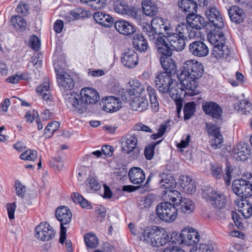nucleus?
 <instances>
[{
    "label": "nucleus",
    "mask_w": 252,
    "mask_h": 252,
    "mask_svg": "<svg viewBox=\"0 0 252 252\" xmlns=\"http://www.w3.org/2000/svg\"><path fill=\"white\" fill-rule=\"evenodd\" d=\"M193 180L189 176L182 175L180 177V184L183 189Z\"/></svg>",
    "instance_id": "338daca9"
},
{
    "label": "nucleus",
    "mask_w": 252,
    "mask_h": 252,
    "mask_svg": "<svg viewBox=\"0 0 252 252\" xmlns=\"http://www.w3.org/2000/svg\"><path fill=\"white\" fill-rule=\"evenodd\" d=\"M208 133L212 139L210 141L211 146L213 149H217L220 148L223 143V137L220 133V127L218 126L206 124Z\"/></svg>",
    "instance_id": "9b49d317"
},
{
    "label": "nucleus",
    "mask_w": 252,
    "mask_h": 252,
    "mask_svg": "<svg viewBox=\"0 0 252 252\" xmlns=\"http://www.w3.org/2000/svg\"><path fill=\"white\" fill-rule=\"evenodd\" d=\"M113 10L116 13L122 15H126L133 18L135 20L138 19L139 14L137 10L123 0H114L113 1Z\"/></svg>",
    "instance_id": "9d476101"
},
{
    "label": "nucleus",
    "mask_w": 252,
    "mask_h": 252,
    "mask_svg": "<svg viewBox=\"0 0 252 252\" xmlns=\"http://www.w3.org/2000/svg\"><path fill=\"white\" fill-rule=\"evenodd\" d=\"M128 177L130 182L133 184H141L145 180L144 171L141 168L137 167L130 169Z\"/></svg>",
    "instance_id": "cd10ccee"
},
{
    "label": "nucleus",
    "mask_w": 252,
    "mask_h": 252,
    "mask_svg": "<svg viewBox=\"0 0 252 252\" xmlns=\"http://www.w3.org/2000/svg\"><path fill=\"white\" fill-rule=\"evenodd\" d=\"M166 130V126L163 125H161L158 129V132L157 133L152 134L151 138L154 140H156L162 137L164 134Z\"/></svg>",
    "instance_id": "774afa93"
},
{
    "label": "nucleus",
    "mask_w": 252,
    "mask_h": 252,
    "mask_svg": "<svg viewBox=\"0 0 252 252\" xmlns=\"http://www.w3.org/2000/svg\"><path fill=\"white\" fill-rule=\"evenodd\" d=\"M171 56H161L160 58V62L165 72L168 73V74H175L176 72V64L173 61Z\"/></svg>",
    "instance_id": "7c9ffc66"
},
{
    "label": "nucleus",
    "mask_w": 252,
    "mask_h": 252,
    "mask_svg": "<svg viewBox=\"0 0 252 252\" xmlns=\"http://www.w3.org/2000/svg\"><path fill=\"white\" fill-rule=\"evenodd\" d=\"M60 124L57 121L49 123L45 128L44 135L46 138H50L58 130Z\"/></svg>",
    "instance_id": "09e8293b"
},
{
    "label": "nucleus",
    "mask_w": 252,
    "mask_h": 252,
    "mask_svg": "<svg viewBox=\"0 0 252 252\" xmlns=\"http://www.w3.org/2000/svg\"><path fill=\"white\" fill-rule=\"evenodd\" d=\"M164 33L163 35L169 42V45L174 50L182 51L186 45L185 32H187L184 23L177 25L175 28L164 27Z\"/></svg>",
    "instance_id": "7ed1b4c3"
},
{
    "label": "nucleus",
    "mask_w": 252,
    "mask_h": 252,
    "mask_svg": "<svg viewBox=\"0 0 252 252\" xmlns=\"http://www.w3.org/2000/svg\"><path fill=\"white\" fill-rule=\"evenodd\" d=\"M252 104L246 99H243L234 104L235 110L247 115L252 110Z\"/></svg>",
    "instance_id": "58836bf2"
},
{
    "label": "nucleus",
    "mask_w": 252,
    "mask_h": 252,
    "mask_svg": "<svg viewBox=\"0 0 252 252\" xmlns=\"http://www.w3.org/2000/svg\"><path fill=\"white\" fill-rule=\"evenodd\" d=\"M228 12L232 22L239 24L243 21L245 17L244 13L240 7L233 6L230 8Z\"/></svg>",
    "instance_id": "2f4dec72"
},
{
    "label": "nucleus",
    "mask_w": 252,
    "mask_h": 252,
    "mask_svg": "<svg viewBox=\"0 0 252 252\" xmlns=\"http://www.w3.org/2000/svg\"><path fill=\"white\" fill-rule=\"evenodd\" d=\"M178 5L181 11L185 13L197 11V4L194 0H179Z\"/></svg>",
    "instance_id": "72a5a7b5"
},
{
    "label": "nucleus",
    "mask_w": 252,
    "mask_h": 252,
    "mask_svg": "<svg viewBox=\"0 0 252 252\" xmlns=\"http://www.w3.org/2000/svg\"><path fill=\"white\" fill-rule=\"evenodd\" d=\"M95 215L97 216V221L102 222L104 220L106 216V209L104 207L97 205L95 207Z\"/></svg>",
    "instance_id": "6e6d98bb"
},
{
    "label": "nucleus",
    "mask_w": 252,
    "mask_h": 252,
    "mask_svg": "<svg viewBox=\"0 0 252 252\" xmlns=\"http://www.w3.org/2000/svg\"><path fill=\"white\" fill-rule=\"evenodd\" d=\"M68 108L75 113L82 114L94 102V90L93 88L82 89L80 93L69 92L63 94Z\"/></svg>",
    "instance_id": "f03ea898"
},
{
    "label": "nucleus",
    "mask_w": 252,
    "mask_h": 252,
    "mask_svg": "<svg viewBox=\"0 0 252 252\" xmlns=\"http://www.w3.org/2000/svg\"><path fill=\"white\" fill-rule=\"evenodd\" d=\"M181 243L187 246H192L197 243L200 239L199 234L193 228H185L180 235Z\"/></svg>",
    "instance_id": "dca6fc26"
},
{
    "label": "nucleus",
    "mask_w": 252,
    "mask_h": 252,
    "mask_svg": "<svg viewBox=\"0 0 252 252\" xmlns=\"http://www.w3.org/2000/svg\"><path fill=\"white\" fill-rule=\"evenodd\" d=\"M135 20L137 24L141 26L143 32L150 41L154 43L156 41L158 37L162 36L153 28L152 27H151L150 24L143 22L140 15H139L138 19H135Z\"/></svg>",
    "instance_id": "6ab92c4d"
},
{
    "label": "nucleus",
    "mask_w": 252,
    "mask_h": 252,
    "mask_svg": "<svg viewBox=\"0 0 252 252\" xmlns=\"http://www.w3.org/2000/svg\"><path fill=\"white\" fill-rule=\"evenodd\" d=\"M116 30L121 34L128 35L136 31L135 27L129 22L124 20L117 21L114 23Z\"/></svg>",
    "instance_id": "a878e982"
},
{
    "label": "nucleus",
    "mask_w": 252,
    "mask_h": 252,
    "mask_svg": "<svg viewBox=\"0 0 252 252\" xmlns=\"http://www.w3.org/2000/svg\"><path fill=\"white\" fill-rule=\"evenodd\" d=\"M121 62L123 65L128 68H132L136 66L138 63L137 53L132 49H127L122 54Z\"/></svg>",
    "instance_id": "412c9836"
},
{
    "label": "nucleus",
    "mask_w": 252,
    "mask_h": 252,
    "mask_svg": "<svg viewBox=\"0 0 252 252\" xmlns=\"http://www.w3.org/2000/svg\"><path fill=\"white\" fill-rule=\"evenodd\" d=\"M151 27H152L157 32L161 35L164 34L162 32V30H164V27H171L170 26H166L164 24L163 19L160 17H157L152 19L151 24Z\"/></svg>",
    "instance_id": "79ce46f5"
},
{
    "label": "nucleus",
    "mask_w": 252,
    "mask_h": 252,
    "mask_svg": "<svg viewBox=\"0 0 252 252\" xmlns=\"http://www.w3.org/2000/svg\"><path fill=\"white\" fill-rule=\"evenodd\" d=\"M210 170L212 176L217 179H220L222 176V166L218 164H211Z\"/></svg>",
    "instance_id": "864d4df0"
},
{
    "label": "nucleus",
    "mask_w": 252,
    "mask_h": 252,
    "mask_svg": "<svg viewBox=\"0 0 252 252\" xmlns=\"http://www.w3.org/2000/svg\"><path fill=\"white\" fill-rule=\"evenodd\" d=\"M202 108L206 115L213 118H219L223 113L219 105L213 101H205L202 104Z\"/></svg>",
    "instance_id": "aec40b11"
},
{
    "label": "nucleus",
    "mask_w": 252,
    "mask_h": 252,
    "mask_svg": "<svg viewBox=\"0 0 252 252\" xmlns=\"http://www.w3.org/2000/svg\"><path fill=\"white\" fill-rule=\"evenodd\" d=\"M205 13L212 26L219 29L223 27L224 24L222 16L215 6H209L208 9H205Z\"/></svg>",
    "instance_id": "f8f14e48"
},
{
    "label": "nucleus",
    "mask_w": 252,
    "mask_h": 252,
    "mask_svg": "<svg viewBox=\"0 0 252 252\" xmlns=\"http://www.w3.org/2000/svg\"><path fill=\"white\" fill-rule=\"evenodd\" d=\"M29 45L33 50L37 51L40 47V40L36 36L32 35L30 38Z\"/></svg>",
    "instance_id": "bf43d9fd"
},
{
    "label": "nucleus",
    "mask_w": 252,
    "mask_h": 252,
    "mask_svg": "<svg viewBox=\"0 0 252 252\" xmlns=\"http://www.w3.org/2000/svg\"><path fill=\"white\" fill-rule=\"evenodd\" d=\"M7 210L9 219L13 220L14 219V213L16 208V203H8L7 204Z\"/></svg>",
    "instance_id": "0e129e2a"
},
{
    "label": "nucleus",
    "mask_w": 252,
    "mask_h": 252,
    "mask_svg": "<svg viewBox=\"0 0 252 252\" xmlns=\"http://www.w3.org/2000/svg\"><path fill=\"white\" fill-rule=\"evenodd\" d=\"M83 11L84 10L80 8L71 11L70 12V15L71 16V20H76L84 17Z\"/></svg>",
    "instance_id": "680f3d73"
},
{
    "label": "nucleus",
    "mask_w": 252,
    "mask_h": 252,
    "mask_svg": "<svg viewBox=\"0 0 252 252\" xmlns=\"http://www.w3.org/2000/svg\"><path fill=\"white\" fill-rule=\"evenodd\" d=\"M232 189L235 194L242 198H247L252 195V184L246 180H234Z\"/></svg>",
    "instance_id": "1a4fd4ad"
},
{
    "label": "nucleus",
    "mask_w": 252,
    "mask_h": 252,
    "mask_svg": "<svg viewBox=\"0 0 252 252\" xmlns=\"http://www.w3.org/2000/svg\"><path fill=\"white\" fill-rule=\"evenodd\" d=\"M162 194L166 196H167L169 200L172 202L173 204H177L178 201L181 199V193L176 190L168 189L163 191Z\"/></svg>",
    "instance_id": "a19ab883"
},
{
    "label": "nucleus",
    "mask_w": 252,
    "mask_h": 252,
    "mask_svg": "<svg viewBox=\"0 0 252 252\" xmlns=\"http://www.w3.org/2000/svg\"><path fill=\"white\" fill-rule=\"evenodd\" d=\"M131 108L139 112H142L147 110L149 103L146 98L141 96H135L130 103Z\"/></svg>",
    "instance_id": "c85d7f7f"
},
{
    "label": "nucleus",
    "mask_w": 252,
    "mask_h": 252,
    "mask_svg": "<svg viewBox=\"0 0 252 252\" xmlns=\"http://www.w3.org/2000/svg\"><path fill=\"white\" fill-rule=\"evenodd\" d=\"M195 111V104L194 102L186 103L184 108V119L187 120L191 118Z\"/></svg>",
    "instance_id": "de8ad7c7"
},
{
    "label": "nucleus",
    "mask_w": 252,
    "mask_h": 252,
    "mask_svg": "<svg viewBox=\"0 0 252 252\" xmlns=\"http://www.w3.org/2000/svg\"><path fill=\"white\" fill-rule=\"evenodd\" d=\"M50 84L48 80L45 81L40 85L36 88V92L37 93L42 96L44 100H49L50 99Z\"/></svg>",
    "instance_id": "ea45409f"
},
{
    "label": "nucleus",
    "mask_w": 252,
    "mask_h": 252,
    "mask_svg": "<svg viewBox=\"0 0 252 252\" xmlns=\"http://www.w3.org/2000/svg\"><path fill=\"white\" fill-rule=\"evenodd\" d=\"M137 138L135 134H128L121 139L122 147L123 151L129 154L136 148Z\"/></svg>",
    "instance_id": "4be33fe9"
},
{
    "label": "nucleus",
    "mask_w": 252,
    "mask_h": 252,
    "mask_svg": "<svg viewBox=\"0 0 252 252\" xmlns=\"http://www.w3.org/2000/svg\"><path fill=\"white\" fill-rule=\"evenodd\" d=\"M143 241L153 247H159L169 242V237L166 230L159 227H147L142 235Z\"/></svg>",
    "instance_id": "20e7f679"
},
{
    "label": "nucleus",
    "mask_w": 252,
    "mask_h": 252,
    "mask_svg": "<svg viewBox=\"0 0 252 252\" xmlns=\"http://www.w3.org/2000/svg\"><path fill=\"white\" fill-rule=\"evenodd\" d=\"M189 50L194 56L202 58L206 57L209 53L207 44L203 41L195 40L189 45Z\"/></svg>",
    "instance_id": "a211bd4d"
},
{
    "label": "nucleus",
    "mask_w": 252,
    "mask_h": 252,
    "mask_svg": "<svg viewBox=\"0 0 252 252\" xmlns=\"http://www.w3.org/2000/svg\"><path fill=\"white\" fill-rule=\"evenodd\" d=\"M180 209L185 214H190L194 209V205L193 201L190 199L183 198L179 201Z\"/></svg>",
    "instance_id": "4c0bfd02"
},
{
    "label": "nucleus",
    "mask_w": 252,
    "mask_h": 252,
    "mask_svg": "<svg viewBox=\"0 0 252 252\" xmlns=\"http://www.w3.org/2000/svg\"><path fill=\"white\" fill-rule=\"evenodd\" d=\"M84 238L88 252H94V234L92 232L88 233Z\"/></svg>",
    "instance_id": "c03bdc74"
},
{
    "label": "nucleus",
    "mask_w": 252,
    "mask_h": 252,
    "mask_svg": "<svg viewBox=\"0 0 252 252\" xmlns=\"http://www.w3.org/2000/svg\"><path fill=\"white\" fill-rule=\"evenodd\" d=\"M245 219L249 218L252 215V207L248 204L243 207L242 210L239 211Z\"/></svg>",
    "instance_id": "e2e57ef3"
},
{
    "label": "nucleus",
    "mask_w": 252,
    "mask_h": 252,
    "mask_svg": "<svg viewBox=\"0 0 252 252\" xmlns=\"http://www.w3.org/2000/svg\"><path fill=\"white\" fill-rule=\"evenodd\" d=\"M129 88L125 92V94L122 96V99L126 101L131 100L134 96L142 94L145 90L144 86L137 80L129 81Z\"/></svg>",
    "instance_id": "f3484780"
},
{
    "label": "nucleus",
    "mask_w": 252,
    "mask_h": 252,
    "mask_svg": "<svg viewBox=\"0 0 252 252\" xmlns=\"http://www.w3.org/2000/svg\"><path fill=\"white\" fill-rule=\"evenodd\" d=\"M143 11L145 15L149 16H156L158 12V7L153 1L145 0L142 2Z\"/></svg>",
    "instance_id": "f704fd0d"
},
{
    "label": "nucleus",
    "mask_w": 252,
    "mask_h": 252,
    "mask_svg": "<svg viewBox=\"0 0 252 252\" xmlns=\"http://www.w3.org/2000/svg\"><path fill=\"white\" fill-rule=\"evenodd\" d=\"M161 140L148 145L145 149L144 155L148 160H151L154 157L155 147L161 142Z\"/></svg>",
    "instance_id": "8fccbe9b"
},
{
    "label": "nucleus",
    "mask_w": 252,
    "mask_h": 252,
    "mask_svg": "<svg viewBox=\"0 0 252 252\" xmlns=\"http://www.w3.org/2000/svg\"><path fill=\"white\" fill-rule=\"evenodd\" d=\"M132 43L134 49L140 52H145L148 48V42L142 34H136L133 38Z\"/></svg>",
    "instance_id": "473e14b6"
},
{
    "label": "nucleus",
    "mask_w": 252,
    "mask_h": 252,
    "mask_svg": "<svg viewBox=\"0 0 252 252\" xmlns=\"http://www.w3.org/2000/svg\"><path fill=\"white\" fill-rule=\"evenodd\" d=\"M94 178L93 175H90L85 182V188L88 192L94 191Z\"/></svg>",
    "instance_id": "13d9d810"
},
{
    "label": "nucleus",
    "mask_w": 252,
    "mask_h": 252,
    "mask_svg": "<svg viewBox=\"0 0 252 252\" xmlns=\"http://www.w3.org/2000/svg\"><path fill=\"white\" fill-rule=\"evenodd\" d=\"M194 12H187L185 13L187 16V21L188 26L196 29L201 30L204 28L205 25V22L204 18L199 15H195Z\"/></svg>",
    "instance_id": "393cba45"
},
{
    "label": "nucleus",
    "mask_w": 252,
    "mask_h": 252,
    "mask_svg": "<svg viewBox=\"0 0 252 252\" xmlns=\"http://www.w3.org/2000/svg\"><path fill=\"white\" fill-rule=\"evenodd\" d=\"M147 91L149 96L152 111L154 112H158L159 110V103L155 90L151 86H148Z\"/></svg>",
    "instance_id": "e433bc0d"
},
{
    "label": "nucleus",
    "mask_w": 252,
    "mask_h": 252,
    "mask_svg": "<svg viewBox=\"0 0 252 252\" xmlns=\"http://www.w3.org/2000/svg\"><path fill=\"white\" fill-rule=\"evenodd\" d=\"M35 237L41 241H49L54 237L55 232L49 223L41 222L35 228Z\"/></svg>",
    "instance_id": "ddd939ff"
},
{
    "label": "nucleus",
    "mask_w": 252,
    "mask_h": 252,
    "mask_svg": "<svg viewBox=\"0 0 252 252\" xmlns=\"http://www.w3.org/2000/svg\"><path fill=\"white\" fill-rule=\"evenodd\" d=\"M184 25L187 30V32H185L186 40L187 39V37H188L189 39H191L196 37H199L201 35L199 29L192 28L188 26V25L185 23H184Z\"/></svg>",
    "instance_id": "49530a36"
},
{
    "label": "nucleus",
    "mask_w": 252,
    "mask_h": 252,
    "mask_svg": "<svg viewBox=\"0 0 252 252\" xmlns=\"http://www.w3.org/2000/svg\"><path fill=\"white\" fill-rule=\"evenodd\" d=\"M157 217L166 222H173L178 215V210L174 204L170 202H162L156 207Z\"/></svg>",
    "instance_id": "6e6552de"
},
{
    "label": "nucleus",
    "mask_w": 252,
    "mask_h": 252,
    "mask_svg": "<svg viewBox=\"0 0 252 252\" xmlns=\"http://www.w3.org/2000/svg\"><path fill=\"white\" fill-rule=\"evenodd\" d=\"M15 189L16 194L21 198H23L26 191V188L19 181L15 182Z\"/></svg>",
    "instance_id": "5fc2aeb1"
},
{
    "label": "nucleus",
    "mask_w": 252,
    "mask_h": 252,
    "mask_svg": "<svg viewBox=\"0 0 252 252\" xmlns=\"http://www.w3.org/2000/svg\"><path fill=\"white\" fill-rule=\"evenodd\" d=\"M186 94L185 90L180 89L179 91L174 93V91H172L170 93V97L175 101L177 106V111L178 114L181 111L182 108V102H183V95L184 96Z\"/></svg>",
    "instance_id": "c9c22d12"
},
{
    "label": "nucleus",
    "mask_w": 252,
    "mask_h": 252,
    "mask_svg": "<svg viewBox=\"0 0 252 252\" xmlns=\"http://www.w3.org/2000/svg\"><path fill=\"white\" fill-rule=\"evenodd\" d=\"M56 217L61 224H67L71 220L72 213L68 207L63 206L57 209Z\"/></svg>",
    "instance_id": "bb28decb"
},
{
    "label": "nucleus",
    "mask_w": 252,
    "mask_h": 252,
    "mask_svg": "<svg viewBox=\"0 0 252 252\" xmlns=\"http://www.w3.org/2000/svg\"><path fill=\"white\" fill-rule=\"evenodd\" d=\"M37 157V152L35 151L28 150L21 154L20 158L22 159L27 160H34Z\"/></svg>",
    "instance_id": "603ef678"
},
{
    "label": "nucleus",
    "mask_w": 252,
    "mask_h": 252,
    "mask_svg": "<svg viewBox=\"0 0 252 252\" xmlns=\"http://www.w3.org/2000/svg\"><path fill=\"white\" fill-rule=\"evenodd\" d=\"M99 105L102 110L109 113L117 112L122 107V102L120 100L112 96L103 98Z\"/></svg>",
    "instance_id": "2eb2a0df"
},
{
    "label": "nucleus",
    "mask_w": 252,
    "mask_h": 252,
    "mask_svg": "<svg viewBox=\"0 0 252 252\" xmlns=\"http://www.w3.org/2000/svg\"><path fill=\"white\" fill-rule=\"evenodd\" d=\"M134 129L136 131H143L145 132L152 133L153 131L150 127L144 125L141 123H138L134 126Z\"/></svg>",
    "instance_id": "69168bd1"
},
{
    "label": "nucleus",
    "mask_w": 252,
    "mask_h": 252,
    "mask_svg": "<svg viewBox=\"0 0 252 252\" xmlns=\"http://www.w3.org/2000/svg\"><path fill=\"white\" fill-rule=\"evenodd\" d=\"M16 10L18 13L26 16L28 14L29 9L28 6L26 3L21 2L17 5Z\"/></svg>",
    "instance_id": "052dcab7"
},
{
    "label": "nucleus",
    "mask_w": 252,
    "mask_h": 252,
    "mask_svg": "<svg viewBox=\"0 0 252 252\" xmlns=\"http://www.w3.org/2000/svg\"><path fill=\"white\" fill-rule=\"evenodd\" d=\"M172 75L165 72H158L156 74L155 83L156 87L161 93H170L172 91L176 93L183 88L179 87L178 82L171 78Z\"/></svg>",
    "instance_id": "423d86ee"
},
{
    "label": "nucleus",
    "mask_w": 252,
    "mask_h": 252,
    "mask_svg": "<svg viewBox=\"0 0 252 252\" xmlns=\"http://www.w3.org/2000/svg\"><path fill=\"white\" fill-rule=\"evenodd\" d=\"M206 201L215 208L220 209L225 206L224 196L216 191H212L208 194Z\"/></svg>",
    "instance_id": "5701e85b"
},
{
    "label": "nucleus",
    "mask_w": 252,
    "mask_h": 252,
    "mask_svg": "<svg viewBox=\"0 0 252 252\" xmlns=\"http://www.w3.org/2000/svg\"><path fill=\"white\" fill-rule=\"evenodd\" d=\"M204 72V66L200 62L190 60L185 62L178 79L185 94L189 95L195 94V90L197 87V79L200 78Z\"/></svg>",
    "instance_id": "f257e3e1"
},
{
    "label": "nucleus",
    "mask_w": 252,
    "mask_h": 252,
    "mask_svg": "<svg viewBox=\"0 0 252 252\" xmlns=\"http://www.w3.org/2000/svg\"><path fill=\"white\" fill-rule=\"evenodd\" d=\"M215 30L214 32L210 33L208 38L210 42L214 45L212 55L217 59L226 58L229 53V50L224 45L225 38L223 33L220 31Z\"/></svg>",
    "instance_id": "39448f33"
},
{
    "label": "nucleus",
    "mask_w": 252,
    "mask_h": 252,
    "mask_svg": "<svg viewBox=\"0 0 252 252\" xmlns=\"http://www.w3.org/2000/svg\"><path fill=\"white\" fill-rule=\"evenodd\" d=\"M163 35L158 37L154 42L157 52L161 54V56H171L172 51L174 50L171 47L168 45L163 38Z\"/></svg>",
    "instance_id": "b1692460"
},
{
    "label": "nucleus",
    "mask_w": 252,
    "mask_h": 252,
    "mask_svg": "<svg viewBox=\"0 0 252 252\" xmlns=\"http://www.w3.org/2000/svg\"><path fill=\"white\" fill-rule=\"evenodd\" d=\"M213 250L212 244H200L199 246L193 247L190 252H213Z\"/></svg>",
    "instance_id": "3c124183"
},
{
    "label": "nucleus",
    "mask_w": 252,
    "mask_h": 252,
    "mask_svg": "<svg viewBox=\"0 0 252 252\" xmlns=\"http://www.w3.org/2000/svg\"><path fill=\"white\" fill-rule=\"evenodd\" d=\"M113 153V147L110 145H103L101 150L95 151V157L99 158H105L107 157H111Z\"/></svg>",
    "instance_id": "37998d69"
},
{
    "label": "nucleus",
    "mask_w": 252,
    "mask_h": 252,
    "mask_svg": "<svg viewBox=\"0 0 252 252\" xmlns=\"http://www.w3.org/2000/svg\"><path fill=\"white\" fill-rule=\"evenodd\" d=\"M151 181L160 188L167 190L173 189L176 186L174 177L170 174L166 172L159 173L158 171L151 172L147 178L145 186L148 187Z\"/></svg>",
    "instance_id": "0eeeda50"
},
{
    "label": "nucleus",
    "mask_w": 252,
    "mask_h": 252,
    "mask_svg": "<svg viewBox=\"0 0 252 252\" xmlns=\"http://www.w3.org/2000/svg\"><path fill=\"white\" fill-rule=\"evenodd\" d=\"M104 17H102V20L100 21L99 25L107 28L112 26L114 22L113 18L109 15L106 14L105 12L104 13Z\"/></svg>",
    "instance_id": "4d7b16f0"
},
{
    "label": "nucleus",
    "mask_w": 252,
    "mask_h": 252,
    "mask_svg": "<svg viewBox=\"0 0 252 252\" xmlns=\"http://www.w3.org/2000/svg\"><path fill=\"white\" fill-rule=\"evenodd\" d=\"M233 157L237 160L244 161L250 155V150L248 148V145L244 144L242 146L241 144H237L233 150Z\"/></svg>",
    "instance_id": "c756f323"
},
{
    "label": "nucleus",
    "mask_w": 252,
    "mask_h": 252,
    "mask_svg": "<svg viewBox=\"0 0 252 252\" xmlns=\"http://www.w3.org/2000/svg\"><path fill=\"white\" fill-rule=\"evenodd\" d=\"M57 82L59 86L64 94L68 93L74 87V82L70 75L66 72L63 71L57 72Z\"/></svg>",
    "instance_id": "4468645a"
},
{
    "label": "nucleus",
    "mask_w": 252,
    "mask_h": 252,
    "mask_svg": "<svg viewBox=\"0 0 252 252\" xmlns=\"http://www.w3.org/2000/svg\"><path fill=\"white\" fill-rule=\"evenodd\" d=\"M11 22L13 27L17 30L23 31L26 29L27 23L24 19L19 16H13L11 18Z\"/></svg>",
    "instance_id": "a18cd8bd"
}]
</instances>
